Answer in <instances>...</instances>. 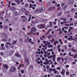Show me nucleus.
I'll return each instance as SVG.
<instances>
[{"label":"nucleus","instance_id":"obj_10","mask_svg":"<svg viewBox=\"0 0 77 77\" xmlns=\"http://www.w3.org/2000/svg\"><path fill=\"white\" fill-rule=\"evenodd\" d=\"M49 23L50 24V26H47V28H48V27H51L53 26V25H52V22H49Z\"/></svg>","mask_w":77,"mask_h":77},{"label":"nucleus","instance_id":"obj_1","mask_svg":"<svg viewBox=\"0 0 77 77\" xmlns=\"http://www.w3.org/2000/svg\"><path fill=\"white\" fill-rule=\"evenodd\" d=\"M45 25L44 24H41L40 25H38L37 26V27H38V29H42V28H45Z\"/></svg>","mask_w":77,"mask_h":77},{"label":"nucleus","instance_id":"obj_19","mask_svg":"<svg viewBox=\"0 0 77 77\" xmlns=\"http://www.w3.org/2000/svg\"><path fill=\"white\" fill-rule=\"evenodd\" d=\"M33 6V5H32V4H29V8H32Z\"/></svg>","mask_w":77,"mask_h":77},{"label":"nucleus","instance_id":"obj_51","mask_svg":"<svg viewBox=\"0 0 77 77\" xmlns=\"http://www.w3.org/2000/svg\"><path fill=\"white\" fill-rule=\"evenodd\" d=\"M57 47L58 48H59L60 47V45H58L57 46Z\"/></svg>","mask_w":77,"mask_h":77},{"label":"nucleus","instance_id":"obj_41","mask_svg":"<svg viewBox=\"0 0 77 77\" xmlns=\"http://www.w3.org/2000/svg\"><path fill=\"white\" fill-rule=\"evenodd\" d=\"M6 44H7V45H11V44H10V42H7L6 43Z\"/></svg>","mask_w":77,"mask_h":77},{"label":"nucleus","instance_id":"obj_9","mask_svg":"<svg viewBox=\"0 0 77 77\" xmlns=\"http://www.w3.org/2000/svg\"><path fill=\"white\" fill-rule=\"evenodd\" d=\"M45 10V8H41L40 10H39L40 12H43Z\"/></svg>","mask_w":77,"mask_h":77},{"label":"nucleus","instance_id":"obj_61","mask_svg":"<svg viewBox=\"0 0 77 77\" xmlns=\"http://www.w3.org/2000/svg\"><path fill=\"white\" fill-rule=\"evenodd\" d=\"M66 75H69V72H66Z\"/></svg>","mask_w":77,"mask_h":77},{"label":"nucleus","instance_id":"obj_34","mask_svg":"<svg viewBox=\"0 0 77 77\" xmlns=\"http://www.w3.org/2000/svg\"><path fill=\"white\" fill-rule=\"evenodd\" d=\"M60 60V58L58 57L57 58V60L58 62H59V60Z\"/></svg>","mask_w":77,"mask_h":77},{"label":"nucleus","instance_id":"obj_62","mask_svg":"<svg viewBox=\"0 0 77 77\" xmlns=\"http://www.w3.org/2000/svg\"><path fill=\"white\" fill-rule=\"evenodd\" d=\"M73 26V23H71L69 25V26Z\"/></svg>","mask_w":77,"mask_h":77},{"label":"nucleus","instance_id":"obj_40","mask_svg":"<svg viewBox=\"0 0 77 77\" xmlns=\"http://www.w3.org/2000/svg\"><path fill=\"white\" fill-rule=\"evenodd\" d=\"M31 23H32V24H36L35 22H34L33 21H31Z\"/></svg>","mask_w":77,"mask_h":77},{"label":"nucleus","instance_id":"obj_47","mask_svg":"<svg viewBox=\"0 0 77 77\" xmlns=\"http://www.w3.org/2000/svg\"><path fill=\"white\" fill-rule=\"evenodd\" d=\"M48 62H51L50 64H52V63H53V62L51 61V60H49Z\"/></svg>","mask_w":77,"mask_h":77},{"label":"nucleus","instance_id":"obj_6","mask_svg":"<svg viewBox=\"0 0 77 77\" xmlns=\"http://www.w3.org/2000/svg\"><path fill=\"white\" fill-rule=\"evenodd\" d=\"M3 67H4L5 68V69H8L9 68V66H8V65L6 64H3Z\"/></svg>","mask_w":77,"mask_h":77},{"label":"nucleus","instance_id":"obj_12","mask_svg":"<svg viewBox=\"0 0 77 77\" xmlns=\"http://www.w3.org/2000/svg\"><path fill=\"white\" fill-rule=\"evenodd\" d=\"M43 43L45 44V45H44L43 44H42V47H45V46H47V43H46V42H45V41H43Z\"/></svg>","mask_w":77,"mask_h":77},{"label":"nucleus","instance_id":"obj_37","mask_svg":"<svg viewBox=\"0 0 77 77\" xmlns=\"http://www.w3.org/2000/svg\"><path fill=\"white\" fill-rule=\"evenodd\" d=\"M43 51H44V53H45V54H47V52L45 51V50L44 49Z\"/></svg>","mask_w":77,"mask_h":77},{"label":"nucleus","instance_id":"obj_25","mask_svg":"<svg viewBox=\"0 0 77 77\" xmlns=\"http://www.w3.org/2000/svg\"><path fill=\"white\" fill-rule=\"evenodd\" d=\"M15 2H17V3L19 4L20 3V2L19 0H15Z\"/></svg>","mask_w":77,"mask_h":77},{"label":"nucleus","instance_id":"obj_42","mask_svg":"<svg viewBox=\"0 0 77 77\" xmlns=\"http://www.w3.org/2000/svg\"><path fill=\"white\" fill-rule=\"evenodd\" d=\"M35 24H38V22H39V21L36 20L35 21Z\"/></svg>","mask_w":77,"mask_h":77},{"label":"nucleus","instance_id":"obj_5","mask_svg":"<svg viewBox=\"0 0 77 77\" xmlns=\"http://www.w3.org/2000/svg\"><path fill=\"white\" fill-rule=\"evenodd\" d=\"M36 30V28L35 27H32L31 29V31L33 32H35Z\"/></svg>","mask_w":77,"mask_h":77},{"label":"nucleus","instance_id":"obj_53","mask_svg":"<svg viewBox=\"0 0 77 77\" xmlns=\"http://www.w3.org/2000/svg\"><path fill=\"white\" fill-rule=\"evenodd\" d=\"M53 51V49H51V50H48V51Z\"/></svg>","mask_w":77,"mask_h":77},{"label":"nucleus","instance_id":"obj_52","mask_svg":"<svg viewBox=\"0 0 77 77\" xmlns=\"http://www.w3.org/2000/svg\"><path fill=\"white\" fill-rule=\"evenodd\" d=\"M28 2H29V3H31V2H32V0H27Z\"/></svg>","mask_w":77,"mask_h":77},{"label":"nucleus","instance_id":"obj_28","mask_svg":"<svg viewBox=\"0 0 77 77\" xmlns=\"http://www.w3.org/2000/svg\"><path fill=\"white\" fill-rule=\"evenodd\" d=\"M2 70H3V72H6V71H7V70L3 68Z\"/></svg>","mask_w":77,"mask_h":77},{"label":"nucleus","instance_id":"obj_63","mask_svg":"<svg viewBox=\"0 0 77 77\" xmlns=\"http://www.w3.org/2000/svg\"><path fill=\"white\" fill-rule=\"evenodd\" d=\"M47 69H49V66H47Z\"/></svg>","mask_w":77,"mask_h":77},{"label":"nucleus","instance_id":"obj_2","mask_svg":"<svg viewBox=\"0 0 77 77\" xmlns=\"http://www.w3.org/2000/svg\"><path fill=\"white\" fill-rule=\"evenodd\" d=\"M16 71V68L14 66H13L11 67L10 69V71L11 72H15Z\"/></svg>","mask_w":77,"mask_h":77},{"label":"nucleus","instance_id":"obj_35","mask_svg":"<svg viewBox=\"0 0 77 77\" xmlns=\"http://www.w3.org/2000/svg\"><path fill=\"white\" fill-rule=\"evenodd\" d=\"M15 16H17V15H18V13L16 12L15 13Z\"/></svg>","mask_w":77,"mask_h":77},{"label":"nucleus","instance_id":"obj_15","mask_svg":"<svg viewBox=\"0 0 77 77\" xmlns=\"http://www.w3.org/2000/svg\"><path fill=\"white\" fill-rule=\"evenodd\" d=\"M2 34L6 38H8V35H7V34L5 33H3Z\"/></svg>","mask_w":77,"mask_h":77},{"label":"nucleus","instance_id":"obj_49","mask_svg":"<svg viewBox=\"0 0 77 77\" xmlns=\"http://www.w3.org/2000/svg\"><path fill=\"white\" fill-rule=\"evenodd\" d=\"M64 28H65V29H66V30H67V29H68V28L67 26L64 27Z\"/></svg>","mask_w":77,"mask_h":77},{"label":"nucleus","instance_id":"obj_17","mask_svg":"<svg viewBox=\"0 0 77 77\" xmlns=\"http://www.w3.org/2000/svg\"><path fill=\"white\" fill-rule=\"evenodd\" d=\"M67 7H68V6H67V5H65L64 6L63 8V10H65L66 8H67Z\"/></svg>","mask_w":77,"mask_h":77},{"label":"nucleus","instance_id":"obj_39","mask_svg":"<svg viewBox=\"0 0 77 77\" xmlns=\"http://www.w3.org/2000/svg\"><path fill=\"white\" fill-rule=\"evenodd\" d=\"M2 49L4 50H5V48L4 47H2Z\"/></svg>","mask_w":77,"mask_h":77},{"label":"nucleus","instance_id":"obj_36","mask_svg":"<svg viewBox=\"0 0 77 77\" xmlns=\"http://www.w3.org/2000/svg\"><path fill=\"white\" fill-rule=\"evenodd\" d=\"M51 30H52V29H50L48 31V32L49 33L50 32H51Z\"/></svg>","mask_w":77,"mask_h":77},{"label":"nucleus","instance_id":"obj_11","mask_svg":"<svg viewBox=\"0 0 77 77\" xmlns=\"http://www.w3.org/2000/svg\"><path fill=\"white\" fill-rule=\"evenodd\" d=\"M65 70L64 69H63L61 72V74L63 76L65 75Z\"/></svg>","mask_w":77,"mask_h":77},{"label":"nucleus","instance_id":"obj_64","mask_svg":"<svg viewBox=\"0 0 77 77\" xmlns=\"http://www.w3.org/2000/svg\"><path fill=\"white\" fill-rule=\"evenodd\" d=\"M20 41L21 42H23V39H22V38H20Z\"/></svg>","mask_w":77,"mask_h":77},{"label":"nucleus","instance_id":"obj_23","mask_svg":"<svg viewBox=\"0 0 77 77\" xmlns=\"http://www.w3.org/2000/svg\"><path fill=\"white\" fill-rule=\"evenodd\" d=\"M62 13L60 12H59L57 14V15H58V16H60V15H62Z\"/></svg>","mask_w":77,"mask_h":77},{"label":"nucleus","instance_id":"obj_24","mask_svg":"<svg viewBox=\"0 0 77 77\" xmlns=\"http://www.w3.org/2000/svg\"><path fill=\"white\" fill-rule=\"evenodd\" d=\"M2 41H8L7 39H3L2 40Z\"/></svg>","mask_w":77,"mask_h":77},{"label":"nucleus","instance_id":"obj_46","mask_svg":"<svg viewBox=\"0 0 77 77\" xmlns=\"http://www.w3.org/2000/svg\"><path fill=\"white\" fill-rule=\"evenodd\" d=\"M36 53L37 54H38H38H40V51L38 52V51H37L36 52Z\"/></svg>","mask_w":77,"mask_h":77},{"label":"nucleus","instance_id":"obj_16","mask_svg":"<svg viewBox=\"0 0 77 77\" xmlns=\"http://www.w3.org/2000/svg\"><path fill=\"white\" fill-rule=\"evenodd\" d=\"M15 56H17V57H20L21 56V55L19 54V53H16L15 54Z\"/></svg>","mask_w":77,"mask_h":77},{"label":"nucleus","instance_id":"obj_4","mask_svg":"<svg viewBox=\"0 0 77 77\" xmlns=\"http://www.w3.org/2000/svg\"><path fill=\"white\" fill-rule=\"evenodd\" d=\"M21 18H23V22H26V21L27 20V18L25 16H21Z\"/></svg>","mask_w":77,"mask_h":77},{"label":"nucleus","instance_id":"obj_33","mask_svg":"<svg viewBox=\"0 0 77 77\" xmlns=\"http://www.w3.org/2000/svg\"><path fill=\"white\" fill-rule=\"evenodd\" d=\"M24 66V64H21L19 65V66L20 67H21V66Z\"/></svg>","mask_w":77,"mask_h":77},{"label":"nucleus","instance_id":"obj_20","mask_svg":"<svg viewBox=\"0 0 77 77\" xmlns=\"http://www.w3.org/2000/svg\"><path fill=\"white\" fill-rule=\"evenodd\" d=\"M72 52H77V51L75 50L74 48H72L71 49Z\"/></svg>","mask_w":77,"mask_h":77},{"label":"nucleus","instance_id":"obj_60","mask_svg":"<svg viewBox=\"0 0 77 77\" xmlns=\"http://www.w3.org/2000/svg\"><path fill=\"white\" fill-rule=\"evenodd\" d=\"M64 5H65V3L61 5V6H62V7H63V6Z\"/></svg>","mask_w":77,"mask_h":77},{"label":"nucleus","instance_id":"obj_45","mask_svg":"<svg viewBox=\"0 0 77 77\" xmlns=\"http://www.w3.org/2000/svg\"><path fill=\"white\" fill-rule=\"evenodd\" d=\"M52 4H54V3H56V2L54 1H53L52 2Z\"/></svg>","mask_w":77,"mask_h":77},{"label":"nucleus","instance_id":"obj_21","mask_svg":"<svg viewBox=\"0 0 77 77\" xmlns=\"http://www.w3.org/2000/svg\"><path fill=\"white\" fill-rule=\"evenodd\" d=\"M39 11V9H37L34 11V13H36V12H38Z\"/></svg>","mask_w":77,"mask_h":77},{"label":"nucleus","instance_id":"obj_57","mask_svg":"<svg viewBox=\"0 0 77 77\" xmlns=\"http://www.w3.org/2000/svg\"><path fill=\"white\" fill-rule=\"evenodd\" d=\"M75 18H77V15H75L74 16Z\"/></svg>","mask_w":77,"mask_h":77},{"label":"nucleus","instance_id":"obj_14","mask_svg":"<svg viewBox=\"0 0 77 77\" xmlns=\"http://www.w3.org/2000/svg\"><path fill=\"white\" fill-rule=\"evenodd\" d=\"M25 62L26 63H29V60L27 58H26L25 59Z\"/></svg>","mask_w":77,"mask_h":77},{"label":"nucleus","instance_id":"obj_3","mask_svg":"<svg viewBox=\"0 0 77 77\" xmlns=\"http://www.w3.org/2000/svg\"><path fill=\"white\" fill-rule=\"evenodd\" d=\"M53 61H55V58H56V55H51L50 57H48V59H51V58H53Z\"/></svg>","mask_w":77,"mask_h":77},{"label":"nucleus","instance_id":"obj_30","mask_svg":"<svg viewBox=\"0 0 77 77\" xmlns=\"http://www.w3.org/2000/svg\"><path fill=\"white\" fill-rule=\"evenodd\" d=\"M74 58L75 59V58H76V57H77V54H75L74 56H73Z\"/></svg>","mask_w":77,"mask_h":77},{"label":"nucleus","instance_id":"obj_7","mask_svg":"<svg viewBox=\"0 0 77 77\" xmlns=\"http://www.w3.org/2000/svg\"><path fill=\"white\" fill-rule=\"evenodd\" d=\"M21 11L22 12H25L26 11H27V10L25 8H22L21 9Z\"/></svg>","mask_w":77,"mask_h":77},{"label":"nucleus","instance_id":"obj_13","mask_svg":"<svg viewBox=\"0 0 77 77\" xmlns=\"http://www.w3.org/2000/svg\"><path fill=\"white\" fill-rule=\"evenodd\" d=\"M25 15H26V16L29 15V14H30V13L29 12V11H26L25 12Z\"/></svg>","mask_w":77,"mask_h":77},{"label":"nucleus","instance_id":"obj_8","mask_svg":"<svg viewBox=\"0 0 77 77\" xmlns=\"http://www.w3.org/2000/svg\"><path fill=\"white\" fill-rule=\"evenodd\" d=\"M70 39L72 41H73L74 40V39L72 38V35H70L69 36V38H68V40L69 41L70 40Z\"/></svg>","mask_w":77,"mask_h":77},{"label":"nucleus","instance_id":"obj_38","mask_svg":"<svg viewBox=\"0 0 77 77\" xmlns=\"http://www.w3.org/2000/svg\"><path fill=\"white\" fill-rule=\"evenodd\" d=\"M71 11L72 12H73L74 11V8H72L71 9Z\"/></svg>","mask_w":77,"mask_h":77},{"label":"nucleus","instance_id":"obj_44","mask_svg":"<svg viewBox=\"0 0 77 77\" xmlns=\"http://www.w3.org/2000/svg\"><path fill=\"white\" fill-rule=\"evenodd\" d=\"M69 29H71V30H72V29H73V27H69Z\"/></svg>","mask_w":77,"mask_h":77},{"label":"nucleus","instance_id":"obj_58","mask_svg":"<svg viewBox=\"0 0 77 77\" xmlns=\"http://www.w3.org/2000/svg\"><path fill=\"white\" fill-rule=\"evenodd\" d=\"M72 64L73 65H74V64H75V62H73L72 63Z\"/></svg>","mask_w":77,"mask_h":77},{"label":"nucleus","instance_id":"obj_32","mask_svg":"<svg viewBox=\"0 0 77 77\" xmlns=\"http://www.w3.org/2000/svg\"><path fill=\"white\" fill-rule=\"evenodd\" d=\"M30 67L31 68V69H33V66L32 65H30Z\"/></svg>","mask_w":77,"mask_h":77},{"label":"nucleus","instance_id":"obj_29","mask_svg":"<svg viewBox=\"0 0 77 77\" xmlns=\"http://www.w3.org/2000/svg\"><path fill=\"white\" fill-rule=\"evenodd\" d=\"M25 6L26 8H27L29 6V4H26L25 5Z\"/></svg>","mask_w":77,"mask_h":77},{"label":"nucleus","instance_id":"obj_56","mask_svg":"<svg viewBox=\"0 0 77 77\" xmlns=\"http://www.w3.org/2000/svg\"><path fill=\"white\" fill-rule=\"evenodd\" d=\"M49 71H53V69L52 68H51L49 69Z\"/></svg>","mask_w":77,"mask_h":77},{"label":"nucleus","instance_id":"obj_27","mask_svg":"<svg viewBox=\"0 0 77 77\" xmlns=\"http://www.w3.org/2000/svg\"><path fill=\"white\" fill-rule=\"evenodd\" d=\"M48 10L50 11H52V10H53V7H51V8H49Z\"/></svg>","mask_w":77,"mask_h":77},{"label":"nucleus","instance_id":"obj_59","mask_svg":"<svg viewBox=\"0 0 77 77\" xmlns=\"http://www.w3.org/2000/svg\"><path fill=\"white\" fill-rule=\"evenodd\" d=\"M9 30H10V31H12V29L11 28H9Z\"/></svg>","mask_w":77,"mask_h":77},{"label":"nucleus","instance_id":"obj_22","mask_svg":"<svg viewBox=\"0 0 77 77\" xmlns=\"http://www.w3.org/2000/svg\"><path fill=\"white\" fill-rule=\"evenodd\" d=\"M46 43L47 44V45H49L50 44V42H49V43H48V42L47 41L46 42Z\"/></svg>","mask_w":77,"mask_h":77},{"label":"nucleus","instance_id":"obj_26","mask_svg":"<svg viewBox=\"0 0 77 77\" xmlns=\"http://www.w3.org/2000/svg\"><path fill=\"white\" fill-rule=\"evenodd\" d=\"M17 40L14 41L13 43V44H17Z\"/></svg>","mask_w":77,"mask_h":77},{"label":"nucleus","instance_id":"obj_55","mask_svg":"<svg viewBox=\"0 0 77 77\" xmlns=\"http://www.w3.org/2000/svg\"><path fill=\"white\" fill-rule=\"evenodd\" d=\"M66 68H69V65H66Z\"/></svg>","mask_w":77,"mask_h":77},{"label":"nucleus","instance_id":"obj_43","mask_svg":"<svg viewBox=\"0 0 77 77\" xmlns=\"http://www.w3.org/2000/svg\"><path fill=\"white\" fill-rule=\"evenodd\" d=\"M1 56H3V55H4V54H3V52H2L1 53Z\"/></svg>","mask_w":77,"mask_h":77},{"label":"nucleus","instance_id":"obj_31","mask_svg":"<svg viewBox=\"0 0 77 77\" xmlns=\"http://www.w3.org/2000/svg\"><path fill=\"white\" fill-rule=\"evenodd\" d=\"M52 36V35H49L48 36V38H51Z\"/></svg>","mask_w":77,"mask_h":77},{"label":"nucleus","instance_id":"obj_18","mask_svg":"<svg viewBox=\"0 0 77 77\" xmlns=\"http://www.w3.org/2000/svg\"><path fill=\"white\" fill-rule=\"evenodd\" d=\"M70 4H72L74 3V0H70L69 2Z\"/></svg>","mask_w":77,"mask_h":77},{"label":"nucleus","instance_id":"obj_54","mask_svg":"<svg viewBox=\"0 0 77 77\" xmlns=\"http://www.w3.org/2000/svg\"><path fill=\"white\" fill-rule=\"evenodd\" d=\"M65 26H68V27H69V24H65Z\"/></svg>","mask_w":77,"mask_h":77},{"label":"nucleus","instance_id":"obj_48","mask_svg":"<svg viewBox=\"0 0 77 77\" xmlns=\"http://www.w3.org/2000/svg\"><path fill=\"white\" fill-rule=\"evenodd\" d=\"M8 26H5V29H8Z\"/></svg>","mask_w":77,"mask_h":77},{"label":"nucleus","instance_id":"obj_50","mask_svg":"<svg viewBox=\"0 0 77 77\" xmlns=\"http://www.w3.org/2000/svg\"><path fill=\"white\" fill-rule=\"evenodd\" d=\"M21 72L22 74H24V70H21Z\"/></svg>","mask_w":77,"mask_h":77}]
</instances>
